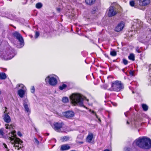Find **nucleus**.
<instances>
[{
  "label": "nucleus",
  "instance_id": "dca6fc26",
  "mask_svg": "<svg viewBox=\"0 0 151 151\" xmlns=\"http://www.w3.org/2000/svg\"><path fill=\"white\" fill-rule=\"evenodd\" d=\"M139 4L142 6H146L150 3V0H139Z\"/></svg>",
  "mask_w": 151,
  "mask_h": 151
},
{
  "label": "nucleus",
  "instance_id": "f257e3e1",
  "mask_svg": "<svg viewBox=\"0 0 151 151\" xmlns=\"http://www.w3.org/2000/svg\"><path fill=\"white\" fill-rule=\"evenodd\" d=\"M133 144L141 148L148 149L151 147V140L146 137H140L136 139Z\"/></svg>",
  "mask_w": 151,
  "mask_h": 151
},
{
  "label": "nucleus",
  "instance_id": "bb28decb",
  "mask_svg": "<svg viewBox=\"0 0 151 151\" xmlns=\"http://www.w3.org/2000/svg\"><path fill=\"white\" fill-rule=\"evenodd\" d=\"M62 101L64 103H67L68 102V99L67 97H64L62 99Z\"/></svg>",
  "mask_w": 151,
  "mask_h": 151
},
{
  "label": "nucleus",
  "instance_id": "b1692460",
  "mask_svg": "<svg viewBox=\"0 0 151 151\" xmlns=\"http://www.w3.org/2000/svg\"><path fill=\"white\" fill-rule=\"evenodd\" d=\"M69 138L68 136H64L61 137L60 139L63 142L66 141L69 139Z\"/></svg>",
  "mask_w": 151,
  "mask_h": 151
},
{
  "label": "nucleus",
  "instance_id": "f3484780",
  "mask_svg": "<svg viewBox=\"0 0 151 151\" xmlns=\"http://www.w3.org/2000/svg\"><path fill=\"white\" fill-rule=\"evenodd\" d=\"M25 93V89H19L17 91L18 94L21 98L23 97Z\"/></svg>",
  "mask_w": 151,
  "mask_h": 151
},
{
  "label": "nucleus",
  "instance_id": "37998d69",
  "mask_svg": "<svg viewBox=\"0 0 151 151\" xmlns=\"http://www.w3.org/2000/svg\"><path fill=\"white\" fill-rule=\"evenodd\" d=\"M17 134L19 137H21L22 136V134L20 132H18Z\"/></svg>",
  "mask_w": 151,
  "mask_h": 151
},
{
  "label": "nucleus",
  "instance_id": "e433bc0d",
  "mask_svg": "<svg viewBox=\"0 0 151 151\" xmlns=\"http://www.w3.org/2000/svg\"><path fill=\"white\" fill-rule=\"evenodd\" d=\"M89 111L90 112H91V113L92 114H95V115L96 116V118H98V116L95 113V112H94V111H91V109H90L89 110Z\"/></svg>",
  "mask_w": 151,
  "mask_h": 151
},
{
  "label": "nucleus",
  "instance_id": "5fc2aeb1",
  "mask_svg": "<svg viewBox=\"0 0 151 151\" xmlns=\"http://www.w3.org/2000/svg\"><path fill=\"white\" fill-rule=\"evenodd\" d=\"M10 1H12V0H10Z\"/></svg>",
  "mask_w": 151,
  "mask_h": 151
},
{
  "label": "nucleus",
  "instance_id": "2f4dec72",
  "mask_svg": "<svg viewBox=\"0 0 151 151\" xmlns=\"http://www.w3.org/2000/svg\"><path fill=\"white\" fill-rule=\"evenodd\" d=\"M40 33L36 31L35 33V38H37L39 36Z\"/></svg>",
  "mask_w": 151,
  "mask_h": 151
},
{
  "label": "nucleus",
  "instance_id": "c756f323",
  "mask_svg": "<svg viewBox=\"0 0 151 151\" xmlns=\"http://www.w3.org/2000/svg\"><path fill=\"white\" fill-rule=\"evenodd\" d=\"M111 55L113 56H115L116 55V53L115 51H111L110 52Z\"/></svg>",
  "mask_w": 151,
  "mask_h": 151
},
{
  "label": "nucleus",
  "instance_id": "ddd939ff",
  "mask_svg": "<svg viewBox=\"0 0 151 151\" xmlns=\"http://www.w3.org/2000/svg\"><path fill=\"white\" fill-rule=\"evenodd\" d=\"M29 104V102L27 99H25L24 100L23 106L25 109V111L27 112H30L29 109L28 107V105Z\"/></svg>",
  "mask_w": 151,
  "mask_h": 151
},
{
  "label": "nucleus",
  "instance_id": "a19ab883",
  "mask_svg": "<svg viewBox=\"0 0 151 151\" xmlns=\"http://www.w3.org/2000/svg\"><path fill=\"white\" fill-rule=\"evenodd\" d=\"M27 0H22V3L23 4H25L27 3Z\"/></svg>",
  "mask_w": 151,
  "mask_h": 151
},
{
  "label": "nucleus",
  "instance_id": "8fccbe9b",
  "mask_svg": "<svg viewBox=\"0 0 151 151\" xmlns=\"http://www.w3.org/2000/svg\"><path fill=\"white\" fill-rule=\"evenodd\" d=\"M124 114H125V116H127V115H126V113H124Z\"/></svg>",
  "mask_w": 151,
  "mask_h": 151
},
{
  "label": "nucleus",
  "instance_id": "864d4df0",
  "mask_svg": "<svg viewBox=\"0 0 151 151\" xmlns=\"http://www.w3.org/2000/svg\"><path fill=\"white\" fill-rule=\"evenodd\" d=\"M7 151H9V150H7Z\"/></svg>",
  "mask_w": 151,
  "mask_h": 151
},
{
  "label": "nucleus",
  "instance_id": "473e14b6",
  "mask_svg": "<svg viewBox=\"0 0 151 151\" xmlns=\"http://www.w3.org/2000/svg\"><path fill=\"white\" fill-rule=\"evenodd\" d=\"M31 92L32 93H34L35 92V88L34 86H32L31 89Z\"/></svg>",
  "mask_w": 151,
  "mask_h": 151
},
{
  "label": "nucleus",
  "instance_id": "c9c22d12",
  "mask_svg": "<svg viewBox=\"0 0 151 151\" xmlns=\"http://www.w3.org/2000/svg\"><path fill=\"white\" fill-rule=\"evenodd\" d=\"M130 4L132 6H133L134 4V1H132L130 2Z\"/></svg>",
  "mask_w": 151,
  "mask_h": 151
},
{
  "label": "nucleus",
  "instance_id": "6e6552de",
  "mask_svg": "<svg viewBox=\"0 0 151 151\" xmlns=\"http://www.w3.org/2000/svg\"><path fill=\"white\" fill-rule=\"evenodd\" d=\"M45 81L46 83H48L50 85L54 86L57 83L56 79L53 77H50L49 76H47L45 78Z\"/></svg>",
  "mask_w": 151,
  "mask_h": 151
},
{
  "label": "nucleus",
  "instance_id": "4c0bfd02",
  "mask_svg": "<svg viewBox=\"0 0 151 151\" xmlns=\"http://www.w3.org/2000/svg\"><path fill=\"white\" fill-rule=\"evenodd\" d=\"M124 151H130V148L127 147H125L124 149Z\"/></svg>",
  "mask_w": 151,
  "mask_h": 151
},
{
  "label": "nucleus",
  "instance_id": "20e7f679",
  "mask_svg": "<svg viewBox=\"0 0 151 151\" xmlns=\"http://www.w3.org/2000/svg\"><path fill=\"white\" fill-rule=\"evenodd\" d=\"M14 52V50L13 49L11 50H4L1 52H0V57L5 60L11 59L15 55Z\"/></svg>",
  "mask_w": 151,
  "mask_h": 151
},
{
  "label": "nucleus",
  "instance_id": "5701e85b",
  "mask_svg": "<svg viewBox=\"0 0 151 151\" xmlns=\"http://www.w3.org/2000/svg\"><path fill=\"white\" fill-rule=\"evenodd\" d=\"M149 72L150 73L149 77L148 78V81L151 85V65L149 66Z\"/></svg>",
  "mask_w": 151,
  "mask_h": 151
},
{
  "label": "nucleus",
  "instance_id": "412c9836",
  "mask_svg": "<svg viewBox=\"0 0 151 151\" xmlns=\"http://www.w3.org/2000/svg\"><path fill=\"white\" fill-rule=\"evenodd\" d=\"M96 0H85L86 4L89 5H91L93 4Z\"/></svg>",
  "mask_w": 151,
  "mask_h": 151
},
{
  "label": "nucleus",
  "instance_id": "2eb2a0df",
  "mask_svg": "<svg viewBox=\"0 0 151 151\" xmlns=\"http://www.w3.org/2000/svg\"><path fill=\"white\" fill-rule=\"evenodd\" d=\"M3 119L5 122L6 123H9L11 121L10 117L7 114L4 112V114L3 115Z\"/></svg>",
  "mask_w": 151,
  "mask_h": 151
},
{
  "label": "nucleus",
  "instance_id": "f704fd0d",
  "mask_svg": "<svg viewBox=\"0 0 151 151\" xmlns=\"http://www.w3.org/2000/svg\"><path fill=\"white\" fill-rule=\"evenodd\" d=\"M6 129H11L12 128V126L8 124H6Z\"/></svg>",
  "mask_w": 151,
  "mask_h": 151
},
{
  "label": "nucleus",
  "instance_id": "c85d7f7f",
  "mask_svg": "<svg viewBox=\"0 0 151 151\" xmlns=\"http://www.w3.org/2000/svg\"><path fill=\"white\" fill-rule=\"evenodd\" d=\"M42 6V4L40 3H38L36 4V7L38 9L40 8Z\"/></svg>",
  "mask_w": 151,
  "mask_h": 151
},
{
  "label": "nucleus",
  "instance_id": "a18cd8bd",
  "mask_svg": "<svg viewBox=\"0 0 151 151\" xmlns=\"http://www.w3.org/2000/svg\"><path fill=\"white\" fill-rule=\"evenodd\" d=\"M3 145L5 148L6 149H7V145H6V144H5V143H4L3 144Z\"/></svg>",
  "mask_w": 151,
  "mask_h": 151
},
{
  "label": "nucleus",
  "instance_id": "423d86ee",
  "mask_svg": "<svg viewBox=\"0 0 151 151\" xmlns=\"http://www.w3.org/2000/svg\"><path fill=\"white\" fill-rule=\"evenodd\" d=\"M139 41L142 43L147 44H151V35H148L147 36L143 35L138 39Z\"/></svg>",
  "mask_w": 151,
  "mask_h": 151
},
{
  "label": "nucleus",
  "instance_id": "9d476101",
  "mask_svg": "<svg viewBox=\"0 0 151 151\" xmlns=\"http://www.w3.org/2000/svg\"><path fill=\"white\" fill-rule=\"evenodd\" d=\"M143 23L139 20H136L134 21V23L133 24V27L134 28L136 29L137 31V29L140 28L142 26Z\"/></svg>",
  "mask_w": 151,
  "mask_h": 151
},
{
  "label": "nucleus",
  "instance_id": "4be33fe9",
  "mask_svg": "<svg viewBox=\"0 0 151 151\" xmlns=\"http://www.w3.org/2000/svg\"><path fill=\"white\" fill-rule=\"evenodd\" d=\"M6 78V74L4 73H1L0 74V78L1 80L5 79Z\"/></svg>",
  "mask_w": 151,
  "mask_h": 151
},
{
  "label": "nucleus",
  "instance_id": "f03ea898",
  "mask_svg": "<svg viewBox=\"0 0 151 151\" xmlns=\"http://www.w3.org/2000/svg\"><path fill=\"white\" fill-rule=\"evenodd\" d=\"M70 99L73 103L76 104L81 106H84L83 100L86 99L87 101L88 100L86 98L78 93H73L70 96Z\"/></svg>",
  "mask_w": 151,
  "mask_h": 151
},
{
  "label": "nucleus",
  "instance_id": "393cba45",
  "mask_svg": "<svg viewBox=\"0 0 151 151\" xmlns=\"http://www.w3.org/2000/svg\"><path fill=\"white\" fill-rule=\"evenodd\" d=\"M129 59L132 61L134 60V56L133 54H131L128 56Z\"/></svg>",
  "mask_w": 151,
  "mask_h": 151
},
{
  "label": "nucleus",
  "instance_id": "de8ad7c7",
  "mask_svg": "<svg viewBox=\"0 0 151 151\" xmlns=\"http://www.w3.org/2000/svg\"><path fill=\"white\" fill-rule=\"evenodd\" d=\"M104 151H109V150L108 149H106L104 150Z\"/></svg>",
  "mask_w": 151,
  "mask_h": 151
},
{
  "label": "nucleus",
  "instance_id": "1a4fd4ad",
  "mask_svg": "<svg viewBox=\"0 0 151 151\" xmlns=\"http://www.w3.org/2000/svg\"><path fill=\"white\" fill-rule=\"evenodd\" d=\"M13 35L14 37L18 40L20 42V45L22 46V47L24 45V40L21 35L19 32H15L13 33Z\"/></svg>",
  "mask_w": 151,
  "mask_h": 151
},
{
  "label": "nucleus",
  "instance_id": "603ef678",
  "mask_svg": "<svg viewBox=\"0 0 151 151\" xmlns=\"http://www.w3.org/2000/svg\"><path fill=\"white\" fill-rule=\"evenodd\" d=\"M99 121H100V119H99Z\"/></svg>",
  "mask_w": 151,
  "mask_h": 151
},
{
  "label": "nucleus",
  "instance_id": "a211bd4d",
  "mask_svg": "<svg viewBox=\"0 0 151 151\" xmlns=\"http://www.w3.org/2000/svg\"><path fill=\"white\" fill-rule=\"evenodd\" d=\"M70 148V146L68 144H64L61 146L60 150H67Z\"/></svg>",
  "mask_w": 151,
  "mask_h": 151
},
{
  "label": "nucleus",
  "instance_id": "7c9ffc66",
  "mask_svg": "<svg viewBox=\"0 0 151 151\" xmlns=\"http://www.w3.org/2000/svg\"><path fill=\"white\" fill-rule=\"evenodd\" d=\"M0 135L1 137L4 135V129L3 128L0 129Z\"/></svg>",
  "mask_w": 151,
  "mask_h": 151
},
{
  "label": "nucleus",
  "instance_id": "58836bf2",
  "mask_svg": "<svg viewBox=\"0 0 151 151\" xmlns=\"http://www.w3.org/2000/svg\"><path fill=\"white\" fill-rule=\"evenodd\" d=\"M147 22L151 24V17H149L147 19Z\"/></svg>",
  "mask_w": 151,
  "mask_h": 151
},
{
  "label": "nucleus",
  "instance_id": "72a5a7b5",
  "mask_svg": "<svg viewBox=\"0 0 151 151\" xmlns=\"http://www.w3.org/2000/svg\"><path fill=\"white\" fill-rule=\"evenodd\" d=\"M123 63L125 65H126L128 64V61L125 59H123Z\"/></svg>",
  "mask_w": 151,
  "mask_h": 151
},
{
  "label": "nucleus",
  "instance_id": "39448f33",
  "mask_svg": "<svg viewBox=\"0 0 151 151\" xmlns=\"http://www.w3.org/2000/svg\"><path fill=\"white\" fill-rule=\"evenodd\" d=\"M124 88V85L121 81H116L113 83L110 90L116 92L121 91Z\"/></svg>",
  "mask_w": 151,
  "mask_h": 151
},
{
  "label": "nucleus",
  "instance_id": "09e8293b",
  "mask_svg": "<svg viewBox=\"0 0 151 151\" xmlns=\"http://www.w3.org/2000/svg\"><path fill=\"white\" fill-rule=\"evenodd\" d=\"M127 124H129V122H128V121H127Z\"/></svg>",
  "mask_w": 151,
  "mask_h": 151
},
{
  "label": "nucleus",
  "instance_id": "f8f14e48",
  "mask_svg": "<svg viewBox=\"0 0 151 151\" xmlns=\"http://www.w3.org/2000/svg\"><path fill=\"white\" fill-rule=\"evenodd\" d=\"M124 23L123 22H121L115 28V31L118 32L121 31L124 27Z\"/></svg>",
  "mask_w": 151,
  "mask_h": 151
},
{
  "label": "nucleus",
  "instance_id": "0eeeda50",
  "mask_svg": "<svg viewBox=\"0 0 151 151\" xmlns=\"http://www.w3.org/2000/svg\"><path fill=\"white\" fill-rule=\"evenodd\" d=\"M54 129L58 132H62L65 131V130L64 129L65 127V126L62 123H56L54 124Z\"/></svg>",
  "mask_w": 151,
  "mask_h": 151
},
{
  "label": "nucleus",
  "instance_id": "4468645a",
  "mask_svg": "<svg viewBox=\"0 0 151 151\" xmlns=\"http://www.w3.org/2000/svg\"><path fill=\"white\" fill-rule=\"evenodd\" d=\"M64 115L66 117L70 118L74 116V114L72 111H68L64 112Z\"/></svg>",
  "mask_w": 151,
  "mask_h": 151
},
{
  "label": "nucleus",
  "instance_id": "a878e982",
  "mask_svg": "<svg viewBox=\"0 0 151 151\" xmlns=\"http://www.w3.org/2000/svg\"><path fill=\"white\" fill-rule=\"evenodd\" d=\"M142 107L144 111H147L148 109V106L145 104H143L142 105Z\"/></svg>",
  "mask_w": 151,
  "mask_h": 151
},
{
  "label": "nucleus",
  "instance_id": "3c124183",
  "mask_svg": "<svg viewBox=\"0 0 151 151\" xmlns=\"http://www.w3.org/2000/svg\"><path fill=\"white\" fill-rule=\"evenodd\" d=\"M132 93H134V91H132Z\"/></svg>",
  "mask_w": 151,
  "mask_h": 151
},
{
  "label": "nucleus",
  "instance_id": "c03bdc74",
  "mask_svg": "<svg viewBox=\"0 0 151 151\" xmlns=\"http://www.w3.org/2000/svg\"><path fill=\"white\" fill-rule=\"evenodd\" d=\"M129 74L130 75L133 76L134 73L132 71H130L129 72Z\"/></svg>",
  "mask_w": 151,
  "mask_h": 151
},
{
  "label": "nucleus",
  "instance_id": "ea45409f",
  "mask_svg": "<svg viewBox=\"0 0 151 151\" xmlns=\"http://www.w3.org/2000/svg\"><path fill=\"white\" fill-rule=\"evenodd\" d=\"M35 142L37 144H38L39 143V142L36 138H34Z\"/></svg>",
  "mask_w": 151,
  "mask_h": 151
},
{
  "label": "nucleus",
  "instance_id": "aec40b11",
  "mask_svg": "<svg viewBox=\"0 0 151 151\" xmlns=\"http://www.w3.org/2000/svg\"><path fill=\"white\" fill-rule=\"evenodd\" d=\"M16 88L18 89H25V87L23 84H19L16 85Z\"/></svg>",
  "mask_w": 151,
  "mask_h": 151
},
{
  "label": "nucleus",
  "instance_id": "79ce46f5",
  "mask_svg": "<svg viewBox=\"0 0 151 151\" xmlns=\"http://www.w3.org/2000/svg\"><path fill=\"white\" fill-rule=\"evenodd\" d=\"M136 51L138 53H140L141 52V51L139 50V47H137L136 49Z\"/></svg>",
  "mask_w": 151,
  "mask_h": 151
},
{
  "label": "nucleus",
  "instance_id": "7ed1b4c3",
  "mask_svg": "<svg viewBox=\"0 0 151 151\" xmlns=\"http://www.w3.org/2000/svg\"><path fill=\"white\" fill-rule=\"evenodd\" d=\"M10 134L11 136L13 137H9V139L11 140L12 143L14 145V146L15 147L16 149H17V150H19L23 147V145L22 144L23 141L19 138L15 137L16 135L15 131H14L11 132Z\"/></svg>",
  "mask_w": 151,
  "mask_h": 151
},
{
  "label": "nucleus",
  "instance_id": "49530a36",
  "mask_svg": "<svg viewBox=\"0 0 151 151\" xmlns=\"http://www.w3.org/2000/svg\"><path fill=\"white\" fill-rule=\"evenodd\" d=\"M57 10L58 12H60V9L59 8H58L57 9Z\"/></svg>",
  "mask_w": 151,
  "mask_h": 151
},
{
  "label": "nucleus",
  "instance_id": "cd10ccee",
  "mask_svg": "<svg viewBox=\"0 0 151 151\" xmlns=\"http://www.w3.org/2000/svg\"><path fill=\"white\" fill-rule=\"evenodd\" d=\"M67 87V85L64 84H63L62 85L60 86L59 88L60 89L62 90L65 89Z\"/></svg>",
  "mask_w": 151,
  "mask_h": 151
},
{
  "label": "nucleus",
  "instance_id": "6ab92c4d",
  "mask_svg": "<svg viewBox=\"0 0 151 151\" xmlns=\"http://www.w3.org/2000/svg\"><path fill=\"white\" fill-rule=\"evenodd\" d=\"M93 137V134L92 133H89L88 135L86 138L87 141L89 142H91L92 140Z\"/></svg>",
  "mask_w": 151,
  "mask_h": 151
},
{
  "label": "nucleus",
  "instance_id": "9b49d317",
  "mask_svg": "<svg viewBox=\"0 0 151 151\" xmlns=\"http://www.w3.org/2000/svg\"><path fill=\"white\" fill-rule=\"evenodd\" d=\"M117 13L115 8L113 6H110L109 9L107 13L109 17H111L115 15Z\"/></svg>",
  "mask_w": 151,
  "mask_h": 151
}]
</instances>
